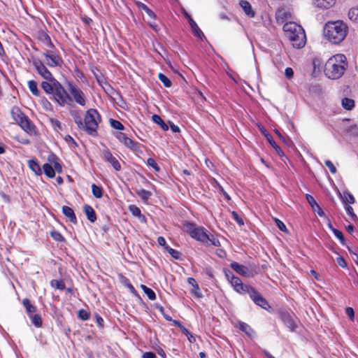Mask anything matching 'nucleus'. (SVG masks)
<instances>
[{
    "label": "nucleus",
    "instance_id": "nucleus-1",
    "mask_svg": "<svg viewBox=\"0 0 358 358\" xmlns=\"http://www.w3.org/2000/svg\"><path fill=\"white\" fill-rule=\"evenodd\" d=\"M348 25L341 20L328 22L324 28V35L332 43L338 44L347 36Z\"/></svg>",
    "mask_w": 358,
    "mask_h": 358
},
{
    "label": "nucleus",
    "instance_id": "nucleus-2",
    "mask_svg": "<svg viewBox=\"0 0 358 358\" xmlns=\"http://www.w3.org/2000/svg\"><path fill=\"white\" fill-rule=\"evenodd\" d=\"M348 66L346 57L344 55L338 54L329 58L324 66V73L331 79L341 78Z\"/></svg>",
    "mask_w": 358,
    "mask_h": 358
},
{
    "label": "nucleus",
    "instance_id": "nucleus-3",
    "mask_svg": "<svg viewBox=\"0 0 358 358\" xmlns=\"http://www.w3.org/2000/svg\"><path fill=\"white\" fill-rule=\"evenodd\" d=\"M286 37L289 40L292 45L295 48H302L306 42L305 31L301 26L295 22H287L283 26Z\"/></svg>",
    "mask_w": 358,
    "mask_h": 358
},
{
    "label": "nucleus",
    "instance_id": "nucleus-4",
    "mask_svg": "<svg viewBox=\"0 0 358 358\" xmlns=\"http://www.w3.org/2000/svg\"><path fill=\"white\" fill-rule=\"evenodd\" d=\"M101 122V116L96 110L91 108L85 115L84 122L81 120H76L80 129H82L90 135H96L99 123Z\"/></svg>",
    "mask_w": 358,
    "mask_h": 358
},
{
    "label": "nucleus",
    "instance_id": "nucleus-5",
    "mask_svg": "<svg viewBox=\"0 0 358 358\" xmlns=\"http://www.w3.org/2000/svg\"><path fill=\"white\" fill-rule=\"evenodd\" d=\"M184 230L187 231L193 238L204 243H210L211 245L217 246L219 241L210 238L206 231L202 227H196L194 224L187 222L184 224Z\"/></svg>",
    "mask_w": 358,
    "mask_h": 358
},
{
    "label": "nucleus",
    "instance_id": "nucleus-6",
    "mask_svg": "<svg viewBox=\"0 0 358 358\" xmlns=\"http://www.w3.org/2000/svg\"><path fill=\"white\" fill-rule=\"evenodd\" d=\"M11 115L15 122L24 131H31L32 130L33 127L29 120L24 115L19 108L13 107L11 110Z\"/></svg>",
    "mask_w": 358,
    "mask_h": 358
},
{
    "label": "nucleus",
    "instance_id": "nucleus-7",
    "mask_svg": "<svg viewBox=\"0 0 358 358\" xmlns=\"http://www.w3.org/2000/svg\"><path fill=\"white\" fill-rule=\"evenodd\" d=\"M53 87L55 89L52 93L54 99L60 106H64L68 103L69 101L73 100L64 87L59 82H55V87Z\"/></svg>",
    "mask_w": 358,
    "mask_h": 358
},
{
    "label": "nucleus",
    "instance_id": "nucleus-8",
    "mask_svg": "<svg viewBox=\"0 0 358 358\" xmlns=\"http://www.w3.org/2000/svg\"><path fill=\"white\" fill-rule=\"evenodd\" d=\"M68 90L76 103L80 106H85L86 104V99L84 93L76 85L71 83H68Z\"/></svg>",
    "mask_w": 358,
    "mask_h": 358
},
{
    "label": "nucleus",
    "instance_id": "nucleus-9",
    "mask_svg": "<svg viewBox=\"0 0 358 358\" xmlns=\"http://www.w3.org/2000/svg\"><path fill=\"white\" fill-rule=\"evenodd\" d=\"M247 294H249L250 299L254 301V303L256 305L266 310H268L270 308V306L268 305L267 301L253 287L249 289V291Z\"/></svg>",
    "mask_w": 358,
    "mask_h": 358
},
{
    "label": "nucleus",
    "instance_id": "nucleus-10",
    "mask_svg": "<svg viewBox=\"0 0 358 358\" xmlns=\"http://www.w3.org/2000/svg\"><path fill=\"white\" fill-rule=\"evenodd\" d=\"M43 55L45 58L44 62L50 67L61 66L62 64V58L51 50H46Z\"/></svg>",
    "mask_w": 358,
    "mask_h": 358
},
{
    "label": "nucleus",
    "instance_id": "nucleus-11",
    "mask_svg": "<svg viewBox=\"0 0 358 358\" xmlns=\"http://www.w3.org/2000/svg\"><path fill=\"white\" fill-rule=\"evenodd\" d=\"M230 274L231 275L230 282L231 285L234 287L235 290L240 294L248 293L249 289H250L252 287L243 284L241 279L236 276H234L232 273H230Z\"/></svg>",
    "mask_w": 358,
    "mask_h": 358
},
{
    "label": "nucleus",
    "instance_id": "nucleus-12",
    "mask_svg": "<svg viewBox=\"0 0 358 358\" xmlns=\"http://www.w3.org/2000/svg\"><path fill=\"white\" fill-rule=\"evenodd\" d=\"M37 72L46 80H52L54 77L48 69L45 66L44 64L40 60H34L33 62Z\"/></svg>",
    "mask_w": 358,
    "mask_h": 358
},
{
    "label": "nucleus",
    "instance_id": "nucleus-13",
    "mask_svg": "<svg viewBox=\"0 0 358 358\" xmlns=\"http://www.w3.org/2000/svg\"><path fill=\"white\" fill-rule=\"evenodd\" d=\"M102 157L106 162L110 163L115 171H120L121 169L120 162L113 156L112 153L108 149L103 150Z\"/></svg>",
    "mask_w": 358,
    "mask_h": 358
},
{
    "label": "nucleus",
    "instance_id": "nucleus-14",
    "mask_svg": "<svg viewBox=\"0 0 358 358\" xmlns=\"http://www.w3.org/2000/svg\"><path fill=\"white\" fill-rule=\"evenodd\" d=\"M116 138L122 143L126 147L130 148L132 150H136L138 149V144L131 138H128L125 134L122 132H117L115 135Z\"/></svg>",
    "mask_w": 358,
    "mask_h": 358
},
{
    "label": "nucleus",
    "instance_id": "nucleus-15",
    "mask_svg": "<svg viewBox=\"0 0 358 358\" xmlns=\"http://www.w3.org/2000/svg\"><path fill=\"white\" fill-rule=\"evenodd\" d=\"M185 15L188 20L192 31L194 36L202 40L203 38L204 37V35L202 31L198 27L197 24L194 21V20L187 12H185Z\"/></svg>",
    "mask_w": 358,
    "mask_h": 358
},
{
    "label": "nucleus",
    "instance_id": "nucleus-16",
    "mask_svg": "<svg viewBox=\"0 0 358 358\" xmlns=\"http://www.w3.org/2000/svg\"><path fill=\"white\" fill-rule=\"evenodd\" d=\"M231 268L234 270L238 274L245 276L250 277L252 275L250 270L245 266L238 264L237 262H232L230 264Z\"/></svg>",
    "mask_w": 358,
    "mask_h": 358
},
{
    "label": "nucleus",
    "instance_id": "nucleus-17",
    "mask_svg": "<svg viewBox=\"0 0 358 358\" xmlns=\"http://www.w3.org/2000/svg\"><path fill=\"white\" fill-rule=\"evenodd\" d=\"M262 133L264 135V136L266 138L268 143L272 145V147L275 150L277 153L280 156L283 155V152L282 151L281 148L275 143V142L273 141L272 136L271 134H269L267 131L264 128L260 129Z\"/></svg>",
    "mask_w": 358,
    "mask_h": 358
},
{
    "label": "nucleus",
    "instance_id": "nucleus-18",
    "mask_svg": "<svg viewBox=\"0 0 358 358\" xmlns=\"http://www.w3.org/2000/svg\"><path fill=\"white\" fill-rule=\"evenodd\" d=\"M306 199L315 212H316L320 216H322L324 215V213H323L322 208L317 203L315 199L311 195L307 194Z\"/></svg>",
    "mask_w": 358,
    "mask_h": 358
},
{
    "label": "nucleus",
    "instance_id": "nucleus-19",
    "mask_svg": "<svg viewBox=\"0 0 358 358\" xmlns=\"http://www.w3.org/2000/svg\"><path fill=\"white\" fill-rule=\"evenodd\" d=\"M58 82L54 78L52 80L43 81L41 83V87L47 94H52L54 92L55 83Z\"/></svg>",
    "mask_w": 358,
    "mask_h": 358
},
{
    "label": "nucleus",
    "instance_id": "nucleus-20",
    "mask_svg": "<svg viewBox=\"0 0 358 358\" xmlns=\"http://www.w3.org/2000/svg\"><path fill=\"white\" fill-rule=\"evenodd\" d=\"M313 3L318 8L327 9L334 5L335 0H313Z\"/></svg>",
    "mask_w": 358,
    "mask_h": 358
},
{
    "label": "nucleus",
    "instance_id": "nucleus-21",
    "mask_svg": "<svg viewBox=\"0 0 358 358\" xmlns=\"http://www.w3.org/2000/svg\"><path fill=\"white\" fill-rule=\"evenodd\" d=\"M240 6L244 10L245 13L249 16L250 17H253L255 16V12L252 10V8L250 3L247 1H241Z\"/></svg>",
    "mask_w": 358,
    "mask_h": 358
},
{
    "label": "nucleus",
    "instance_id": "nucleus-22",
    "mask_svg": "<svg viewBox=\"0 0 358 358\" xmlns=\"http://www.w3.org/2000/svg\"><path fill=\"white\" fill-rule=\"evenodd\" d=\"M84 211L87 219L91 222H94L96 220V216L94 209L89 205L84 206Z\"/></svg>",
    "mask_w": 358,
    "mask_h": 358
},
{
    "label": "nucleus",
    "instance_id": "nucleus-23",
    "mask_svg": "<svg viewBox=\"0 0 358 358\" xmlns=\"http://www.w3.org/2000/svg\"><path fill=\"white\" fill-rule=\"evenodd\" d=\"M62 212L65 215V216L69 218L71 222L73 223L76 222V217L72 208L66 206H63Z\"/></svg>",
    "mask_w": 358,
    "mask_h": 358
},
{
    "label": "nucleus",
    "instance_id": "nucleus-24",
    "mask_svg": "<svg viewBox=\"0 0 358 358\" xmlns=\"http://www.w3.org/2000/svg\"><path fill=\"white\" fill-rule=\"evenodd\" d=\"M22 304L26 308L27 312L29 315L34 314L36 310V307L31 304V301L28 299H24L22 300Z\"/></svg>",
    "mask_w": 358,
    "mask_h": 358
},
{
    "label": "nucleus",
    "instance_id": "nucleus-25",
    "mask_svg": "<svg viewBox=\"0 0 358 358\" xmlns=\"http://www.w3.org/2000/svg\"><path fill=\"white\" fill-rule=\"evenodd\" d=\"M341 105L345 110H350L355 107V101L345 97L342 99Z\"/></svg>",
    "mask_w": 358,
    "mask_h": 358
},
{
    "label": "nucleus",
    "instance_id": "nucleus-26",
    "mask_svg": "<svg viewBox=\"0 0 358 358\" xmlns=\"http://www.w3.org/2000/svg\"><path fill=\"white\" fill-rule=\"evenodd\" d=\"M152 120L155 123L159 124L164 131H167L169 129L168 125L164 122L160 116L157 115H153L152 116Z\"/></svg>",
    "mask_w": 358,
    "mask_h": 358
},
{
    "label": "nucleus",
    "instance_id": "nucleus-27",
    "mask_svg": "<svg viewBox=\"0 0 358 358\" xmlns=\"http://www.w3.org/2000/svg\"><path fill=\"white\" fill-rule=\"evenodd\" d=\"M28 87L31 93L36 96L40 95V91L37 87V83L34 80H29L28 82Z\"/></svg>",
    "mask_w": 358,
    "mask_h": 358
},
{
    "label": "nucleus",
    "instance_id": "nucleus-28",
    "mask_svg": "<svg viewBox=\"0 0 358 358\" xmlns=\"http://www.w3.org/2000/svg\"><path fill=\"white\" fill-rule=\"evenodd\" d=\"M43 169L45 174L49 178H54L55 173L53 167L49 164H44Z\"/></svg>",
    "mask_w": 358,
    "mask_h": 358
},
{
    "label": "nucleus",
    "instance_id": "nucleus-29",
    "mask_svg": "<svg viewBox=\"0 0 358 358\" xmlns=\"http://www.w3.org/2000/svg\"><path fill=\"white\" fill-rule=\"evenodd\" d=\"M29 317L36 327H41L42 326V319L39 314L29 315Z\"/></svg>",
    "mask_w": 358,
    "mask_h": 358
},
{
    "label": "nucleus",
    "instance_id": "nucleus-30",
    "mask_svg": "<svg viewBox=\"0 0 358 358\" xmlns=\"http://www.w3.org/2000/svg\"><path fill=\"white\" fill-rule=\"evenodd\" d=\"M29 168L36 174L39 175L41 173V169L38 164L34 160H29Z\"/></svg>",
    "mask_w": 358,
    "mask_h": 358
},
{
    "label": "nucleus",
    "instance_id": "nucleus-31",
    "mask_svg": "<svg viewBox=\"0 0 358 358\" xmlns=\"http://www.w3.org/2000/svg\"><path fill=\"white\" fill-rule=\"evenodd\" d=\"M136 194L144 201H147L152 195L150 192L144 189L137 190Z\"/></svg>",
    "mask_w": 358,
    "mask_h": 358
},
{
    "label": "nucleus",
    "instance_id": "nucleus-32",
    "mask_svg": "<svg viewBox=\"0 0 358 358\" xmlns=\"http://www.w3.org/2000/svg\"><path fill=\"white\" fill-rule=\"evenodd\" d=\"M50 285L55 289L63 290L65 289V285L63 280H52L50 282Z\"/></svg>",
    "mask_w": 358,
    "mask_h": 358
},
{
    "label": "nucleus",
    "instance_id": "nucleus-33",
    "mask_svg": "<svg viewBox=\"0 0 358 358\" xmlns=\"http://www.w3.org/2000/svg\"><path fill=\"white\" fill-rule=\"evenodd\" d=\"M350 20L358 22V6L351 8L348 12Z\"/></svg>",
    "mask_w": 358,
    "mask_h": 358
},
{
    "label": "nucleus",
    "instance_id": "nucleus-34",
    "mask_svg": "<svg viewBox=\"0 0 358 358\" xmlns=\"http://www.w3.org/2000/svg\"><path fill=\"white\" fill-rule=\"evenodd\" d=\"M158 78L162 83H163L166 87H170L171 86V81L163 73H159L158 74Z\"/></svg>",
    "mask_w": 358,
    "mask_h": 358
},
{
    "label": "nucleus",
    "instance_id": "nucleus-35",
    "mask_svg": "<svg viewBox=\"0 0 358 358\" xmlns=\"http://www.w3.org/2000/svg\"><path fill=\"white\" fill-rule=\"evenodd\" d=\"M92 194L96 198H101L102 196V188L93 184L92 185Z\"/></svg>",
    "mask_w": 358,
    "mask_h": 358
},
{
    "label": "nucleus",
    "instance_id": "nucleus-36",
    "mask_svg": "<svg viewBox=\"0 0 358 358\" xmlns=\"http://www.w3.org/2000/svg\"><path fill=\"white\" fill-rule=\"evenodd\" d=\"M240 329L244 331L249 336H251L253 334V330L250 328V327L244 322L240 323Z\"/></svg>",
    "mask_w": 358,
    "mask_h": 358
},
{
    "label": "nucleus",
    "instance_id": "nucleus-37",
    "mask_svg": "<svg viewBox=\"0 0 358 358\" xmlns=\"http://www.w3.org/2000/svg\"><path fill=\"white\" fill-rule=\"evenodd\" d=\"M129 210L132 213L133 215L138 217H142L141 213V210L136 206H135V205L129 206ZM143 218H144V216H143Z\"/></svg>",
    "mask_w": 358,
    "mask_h": 358
},
{
    "label": "nucleus",
    "instance_id": "nucleus-38",
    "mask_svg": "<svg viewBox=\"0 0 358 358\" xmlns=\"http://www.w3.org/2000/svg\"><path fill=\"white\" fill-rule=\"evenodd\" d=\"M110 126L115 129H118V130H123L124 129V126L123 124L117 121V120H113V119H110Z\"/></svg>",
    "mask_w": 358,
    "mask_h": 358
},
{
    "label": "nucleus",
    "instance_id": "nucleus-39",
    "mask_svg": "<svg viewBox=\"0 0 358 358\" xmlns=\"http://www.w3.org/2000/svg\"><path fill=\"white\" fill-rule=\"evenodd\" d=\"M343 194H344V198H343V201L344 203H355V198L354 196H352V194H351L349 192H343Z\"/></svg>",
    "mask_w": 358,
    "mask_h": 358
},
{
    "label": "nucleus",
    "instance_id": "nucleus-40",
    "mask_svg": "<svg viewBox=\"0 0 358 358\" xmlns=\"http://www.w3.org/2000/svg\"><path fill=\"white\" fill-rule=\"evenodd\" d=\"M141 8L150 18L155 19L156 17V15L154 13V12L152 11L146 5L142 4Z\"/></svg>",
    "mask_w": 358,
    "mask_h": 358
},
{
    "label": "nucleus",
    "instance_id": "nucleus-41",
    "mask_svg": "<svg viewBox=\"0 0 358 358\" xmlns=\"http://www.w3.org/2000/svg\"><path fill=\"white\" fill-rule=\"evenodd\" d=\"M330 227L332 229L334 235L341 241L342 244H344L345 239H344V236L343 235V233L341 231L338 230V229L332 228L331 226H330Z\"/></svg>",
    "mask_w": 358,
    "mask_h": 358
},
{
    "label": "nucleus",
    "instance_id": "nucleus-42",
    "mask_svg": "<svg viewBox=\"0 0 358 358\" xmlns=\"http://www.w3.org/2000/svg\"><path fill=\"white\" fill-rule=\"evenodd\" d=\"M166 249L168 250L169 253L175 259H178L180 258V253L173 249V248H171L168 246H166Z\"/></svg>",
    "mask_w": 358,
    "mask_h": 358
},
{
    "label": "nucleus",
    "instance_id": "nucleus-43",
    "mask_svg": "<svg viewBox=\"0 0 358 358\" xmlns=\"http://www.w3.org/2000/svg\"><path fill=\"white\" fill-rule=\"evenodd\" d=\"M231 215H232L233 218L236 221V222L240 226H242L244 224L243 219L238 215V213L236 211H232Z\"/></svg>",
    "mask_w": 358,
    "mask_h": 358
},
{
    "label": "nucleus",
    "instance_id": "nucleus-44",
    "mask_svg": "<svg viewBox=\"0 0 358 358\" xmlns=\"http://www.w3.org/2000/svg\"><path fill=\"white\" fill-rule=\"evenodd\" d=\"M147 162H148V164L150 166H152L156 171H159V167L158 166L157 164L156 163V162L154 159L148 158Z\"/></svg>",
    "mask_w": 358,
    "mask_h": 358
},
{
    "label": "nucleus",
    "instance_id": "nucleus-45",
    "mask_svg": "<svg viewBox=\"0 0 358 358\" xmlns=\"http://www.w3.org/2000/svg\"><path fill=\"white\" fill-rule=\"evenodd\" d=\"M78 317L83 320H87L89 319L90 315L85 310H80L78 311Z\"/></svg>",
    "mask_w": 358,
    "mask_h": 358
},
{
    "label": "nucleus",
    "instance_id": "nucleus-46",
    "mask_svg": "<svg viewBox=\"0 0 358 358\" xmlns=\"http://www.w3.org/2000/svg\"><path fill=\"white\" fill-rule=\"evenodd\" d=\"M275 222L276 223L277 227H278V229L280 231H285V232L287 231V228H286L285 224L282 221H280V220L275 218Z\"/></svg>",
    "mask_w": 358,
    "mask_h": 358
},
{
    "label": "nucleus",
    "instance_id": "nucleus-47",
    "mask_svg": "<svg viewBox=\"0 0 358 358\" xmlns=\"http://www.w3.org/2000/svg\"><path fill=\"white\" fill-rule=\"evenodd\" d=\"M325 165L329 168V171L332 173H336V169L335 166L334 165V164L331 161L327 160L325 162Z\"/></svg>",
    "mask_w": 358,
    "mask_h": 358
},
{
    "label": "nucleus",
    "instance_id": "nucleus-48",
    "mask_svg": "<svg viewBox=\"0 0 358 358\" xmlns=\"http://www.w3.org/2000/svg\"><path fill=\"white\" fill-rule=\"evenodd\" d=\"M145 293L147 294L149 299L155 300L156 299L155 293L150 288L146 289Z\"/></svg>",
    "mask_w": 358,
    "mask_h": 358
},
{
    "label": "nucleus",
    "instance_id": "nucleus-49",
    "mask_svg": "<svg viewBox=\"0 0 358 358\" xmlns=\"http://www.w3.org/2000/svg\"><path fill=\"white\" fill-rule=\"evenodd\" d=\"M285 75L287 78H289V79L292 78L294 75L293 69L290 67L286 68L285 70Z\"/></svg>",
    "mask_w": 358,
    "mask_h": 358
},
{
    "label": "nucleus",
    "instance_id": "nucleus-50",
    "mask_svg": "<svg viewBox=\"0 0 358 358\" xmlns=\"http://www.w3.org/2000/svg\"><path fill=\"white\" fill-rule=\"evenodd\" d=\"M345 313L352 320L354 319L355 312L352 308L348 307L345 309Z\"/></svg>",
    "mask_w": 358,
    "mask_h": 358
},
{
    "label": "nucleus",
    "instance_id": "nucleus-51",
    "mask_svg": "<svg viewBox=\"0 0 358 358\" xmlns=\"http://www.w3.org/2000/svg\"><path fill=\"white\" fill-rule=\"evenodd\" d=\"M336 262L342 268H345L347 266L345 260L342 257H338L336 258Z\"/></svg>",
    "mask_w": 358,
    "mask_h": 358
},
{
    "label": "nucleus",
    "instance_id": "nucleus-52",
    "mask_svg": "<svg viewBox=\"0 0 358 358\" xmlns=\"http://www.w3.org/2000/svg\"><path fill=\"white\" fill-rule=\"evenodd\" d=\"M64 139L66 142L72 143L75 147L78 146V144L75 141V140L69 135H66L64 137Z\"/></svg>",
    "mask_w": 358,
    "mask_h": 358
},
{
    "label": "nucleus",
    "instance_id": "nucleus-53",
    "mask_svg": "<svg viewBox=\"0 0 358 358\" xmlns=\"http://www.w3.org/2000/svg\"><path fill=\"white\" fill-rule=\"evenodd\" d=\"M187 281L194 288H196L198 290L199 289L198 284L193 278H189Z\"/></svg>",
    "mask_w": 358,
    "mask_h": 358
},
{
    "label": "nucleus",
    "instance_id": "nucleus-54",
    "mask_svg": "<svg viewBox=\"0 0 358 358\" xmlns=\"http://www.w3.org/2000/svg\"><path fill=\"white\" fill-rule=\"evenodd\" d=\"M143 358H156L155 353L152 352H146L143 355Z\"/></svg>",
    "mask_w": 358,
    "mask_h": 358
},
{
    "label": "nucleus",
    "instance_id": "nucleus-55",
    "mask_svg": "<svg viewBox=\"0 0 358 358\" xmlns=\"http://www.w3.org/2000/svg\"><path fill=\"white\" fill-rule=\"evenodd\" d=\"M345 210L352 217H356L355 214L353 212V208L350 206H347L345 207Z\"/></svg>",
    "mask_w": 358,
    "mask_h": 358
},
{
    "label": "nucleus",
    "instance_id": "nucleus-56",
    "mask_svg": "<svg viewBox=\"0 0 358 358\" xmlns=\"http://www.w3.org/2000/svg\"><path fill=\"white\" fill-rule=\"evenodd\" d=\"M171 129L173 132L176 133L180 131V129L178 126L169 122Z\"/></svg>",
    "mask_w": 358,
    "mask_h": 358
},
{
    "label": "nucleus",
    "instance_id": "nucleus-57",
    "mask_svg": "<svg viewBox=\"0 0 358 358\" xmlns=\"http://www.w3.org/2000/svg\"><path fill=\"white\" fill-rule=\"evenodd\" d=\"M157 242H158L159 245H160L162 246H165L166 245V240L162 236L158 237Z\"/></svg>",
    "mask_w": 358,
    "mask_h": 358
},
{
    "label": "nucleus",
    "instance_id": "nucleus-58",
    "mask_svg": "<svg viewBox=\"0 0 358 358\" xmlns=\"http://www.w3.org/2000/svg\"><path fill=\"white\" fill-rule=\"evenodd\" d=\"M54 170H55V171H57V172H61L62 171V166L58 163V162H55L54 164Z\"/></svg>",
    "mask_w": 358,
    "mask_h": 358
},
{
    "label": "nucleus",
    "instance_id": "nucleus-59",
    "mask_svg": "<svg viewBox=\"0 0 358 358\" xmlns=\"http://www.w3.org/2000/svg\"><path fill=\"white\" fill-rule=\"evenodd\" d=\"M52 236L57 241H59L62 238V236L60 234L57 232H52Z\"/></svg>",
    "mask_w": 358,
    "mask_h": 358
},
{
    "label": "nucleus",
    "instance_id": "nucleus-60",
    "mask_svg": "<svg viewBox=\"0 0 358 358\" xmlns=\"http://www.w3.org/2000/svg\"><path fill=\"white\" fill-rule=\"evenodd\" d=\"M192 293L194 294L196 297H201V294L199 292V289L198 290L196 288H194V289L192 290Z\"/></svg>",
    "mask_w": 358,
    "mask_h": 358
},
{
    "label": "nucleus",
    "instance_id": "nucleus-61",
    "mask_svg": "<svg viewBox=\"0 0 358 358\" xmlns=\"http://www.w3.org/2000/svg\"><path fill=\"white\" fill-rule=\"evenodd\" d=\"M180 329H182V332H183L186 336H188V335L189 334V331H188L185 327H184L183 326H181V327H180Z\"/></svg>",
    "mask_w": 358,
    "mask_h": 358
},
{
    "label": "nucleus",
    "instance_id": "nucleus-62",
    "mask_svg": "<svg viewBox=\"0 0 358 358\" xmlns=\"http://www.w3.org/2000/svg\"><path fill=\"white\" fill-rule=\"evenodd\" d=\"M275 134L280 138L285 143H287L284 137L281 135L278 130L275 131Z\"/></svg>",
    "mask_w": 358,
    "mask_h": 358
},
{
    "label": "nucleus",
    "instance_id": "nucleus-63",
    "mask_svg": "<svg viewBox=\"0 0 358 358\" xmlns=\"http://www.w3.org/2000/svg\"><path fill=\"white\" fill-rule=\"evenodd\" d=\"M230 273H231L230 271H225V274H226V276L227 278V279L230 281V279L231 278V275L230 274Z\"/></svg>",
    "mask_w": 358,
    "mask_h": 358
},
{
    "label": "nucleus",
    "instance_id": "nucleus-64",
    "mask_svg": "<svg viewBox=\"0 0 358 358\" xmlns=\"http://www.w3.org/2000/svg\"><path fill=\"white\" fill-rule=\"evenodd\" d=\"M96 321L99 325H101L103 320L101 317L96 316Z\"/></svg>",
    "mask_w": 358,
    "mask_h": 358
}]
</instances>
